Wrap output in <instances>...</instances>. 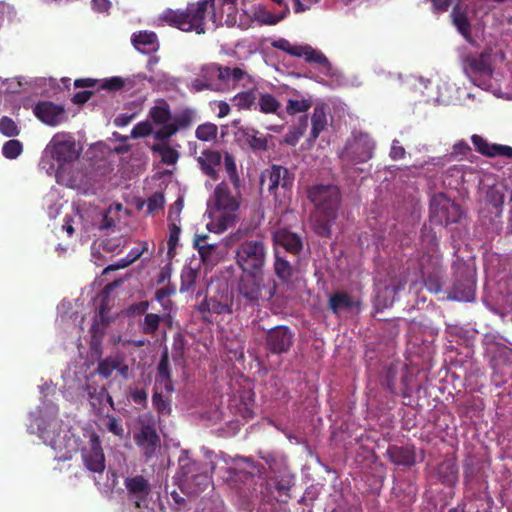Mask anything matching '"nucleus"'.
I'll list each match as a JSON object with an SVG mask.
<instances>
[{
  "mask_svg": "<svg viewBox=\"0 0 512 512\" xmlns=\"http://www.w3.org/2000/svg\"><path fill=\"white\" fill-rule=\"evenodd\" d=\"M234 106L239 109H248L255 101V95L253 91H245L238 93L232 99Z\"/></svg>",
  "mask_w": 512,
  "mask_h": 512,
  "instance_id": "obj_56",
  "label": "nucleus"
},
{
  "mask_svg": "<svg viewBox=\"0 0 512 512\" xmlns=\"http://www.w3.org/2000/svg\"><path fill=\"white\" fill-rule=\"evenodd\" d=\"M169 79H170L169 76L167 74H165L164 72H158L155 74V76H152L150 78H148L143 73H138V74H134V75L125 77V81L129 82V83H125V85H126V90H141V89H143L146 81L151 82V83L160 82V81L168 82Z\"/></svg>",
  "mask_w": 512,
  "mask_h": 512,
  "instance_id": "obj_32",
  "label": "nucleus"
},
{
  "mask_svg": "<svg viewBox=\"0 0 512 512\" xmlns=\"http://www.w3.org/2000/svg\"><path fill=\"white\" fill-rule=\"evenodd\" d=\"M34 114L41 122L50 126L61 124L67 117L63 106L49 101L38 103L34 108Z\"/></svg>",
  "mask_w": 512,
  "mask_h": 512,
  "instance_id": "obj_21",
  "label": "nucleus"
},
{
  "mask_svg": "<svg viewBox=\"0 0 512 512\" xmlns=\"http://www.w3.org/2000/svg\"><path fill=\"white\" fill-rule=\"evenodd\" d=\"M159 387L160 386H155L154 388L152 405L158 414L168 416L172 412L171 400L168 397H164L163 394L159 392Z\"/></svg>",
  "mask_w": 512,
  "mask_h": 512,
  "instance_id": "obj_40",
  "label": "nucleus"
},
{
  "mask_svg": "<svg viewBox=\"0 0 512 512\" xmlns=\"http://www.w3.org/2000/svg\"><path fill=\"white\" fill-rule=\"evenodd\" d=\"M181 229L175 223L169 225L168 254H174V250L178 244Z\"/></svg>",
  "mask_w": 512,
  "mask_h": 512,
  "instance_id": "obj_60",
  "label": "nucleus"
},
{
  "mask_svg": "<svg viewBox=\"0 0 512 512\" xmlns=\"http://www.w3.org/2000/svg\"><path fill=\"white\" fill-rule=\"evenodd\" d=\"M296 94L297 98H290L286 105V111L290 115L306 112L312 106V101L310 99L304 98L298 93Z\"/></svg>",
  "mask_w": 512,
  "mask_h": 512,
  "instance_id": "obj_41",
  "label": "nucleus"
},
{
  "mask_svg": "<svg viewBox=\"0 0 512 512\" xmlns=\"http://www.w3.org/2000/svg\"><path fill=\"white\" fill-rule=\"evenodd\" d=\"M258 105L264 113H274L280 107L279 102L271 94H262L259 98Z\"/></svg>",
  "mask_w": 512,
  "mask_h": 512,
  "instance_id": "obj_53",
  "label": "nucleus"
},
{
  "mask_svg": "<svg viewBox=\"0 0 512 512\" xmlns=\"http://www.w3.org/2000/svg\"><path fill=\"white\" fill-rule=\"evenodd\" d=\"M420 272L424 286L431 293H439L442 290L443 266L441 256L437 254H423L420 259Z\"/></svg>",
  "mask_w": 512,
  "mask_h": 512,
  "instance_id": "obj_12",
  "label": "nucleus"
},
{
  "mask_svg": "<svg viewBox=\"0 0 512 512\" xmlns=\"http://www.w3.org/2000/svg\"><path fill=\"white\" fill-rule=\"evenodd\" d=\"M386 457L397 466L411 467L416 462L414 446L391 445L386 451Z\"/></svg>",
  "mask_w": 512,
  "mask_h": 512,
  "instance_id": "obj_24",
  "label": "nucleus"
},
{
  "mask_svg": "<svg viewBox=\"0 0 512 512\" xmlns=\"http://www.w3.org/2000/svg\"><path fill=\"white\" fill-rule=\"evenodd\" d=\"M139 258V253H136L135 256L132 257H125L120 259L115 265H109L105 268L104 273H107L108 271H114L120 268H126L130 264H132L134 261H136Z\"/></svg>",
  "mask_w": 512,
  "mask_h": 512,
  "instance_id": "obj_64",
  "label": "nucleus"
},
{
  "mask_svg": "<svg viewBox=\"0 0 512 512\" xmlns=\"http://www.w3.org/2000/svg\"><path fill=\"white\" fill-rule=\"evenodd\" d=\"M22 82L19 79H2L0 78V92L5 93H19L21 91Z\"/></svg>",
  "mask_w": 512,
  "mask_h": 512,
  "instance_id": "obj_59",
  "label": "nucleus"
},
{
  "mask_svg": "<svg viewBox=\"0 0 512 512\" xmlns=\"http://www.w3.org/2000/svg\"><path fill=\"white\" fill-rule=\"evenodd\" d=\"M224 169L234 190L241 188V180L238 174L236 161L233 155L226 152L224 155Z\"/></svg>",
  "mask_w": 512,
  "mask_h": 512,
  "instance_id": "obj_38",
  "label": "nucleus"
},
{
  "mask_svg": "<svg viewBox=\"0 0 512 512\" xmlns=\"http://www.w3.org/2000/svg\"><path fill=\"white\" fill-rule=\"evenodd\" d=\"M185 351V339L181 333H176L173 336L172 343V358L174 361L180 360L184 356Z\"/></svg>",
  "mask_w": 512,
  "mask_h": 512,
  "instance_id": "obj_58",
  "label": "nucleus"
},
{
  "mask_svg": "<svg viewBox=\"0 0 512 512\" xmlns=\"http://www.w3.org/2000/svg\"><path fill=\"white\" fill-rule=\"evenodd\" d=\"M47 151L51 154L52 159L63 165L78 159L82 146L80 143H76L75 138L70 133L62 132L54 135Z\"/></svg>",
  "mask_w": 512,
  "mask_h": 512,
  "instance_id": "obj_11",
  "label": "nucleus"
},
{
  "mask_svg": "<svg viewBox=\"0 0 512 512\" xmlns=\"http://www.w3.org/2000/svg\"><path fill=\"white\" fill-rule=\"evenodd\" d=\"M294 343V333L287 326H276L266 336L267 350L276 355L287 353Z\"/></svg>",
  "mask_w": 512,
  "mask_h": 512,
  "instance_id": "obj_17",
  "label": "nucleus"
},
{
  "mask_svg": "<svg viewBox=\"0 0 512 512\" xmlns=\"http://www.w3.org/2000/svg\"><path fill=\"white\" fill-rule=\"evenodd\" d=\"M397 374V367L395 365H390L386 368L385 374L381 380L382 386L392 394H396Z\"/></svg>",
  "mask_w": 512,
  "mask_h": 512,
  "instance_id": "obj_49",
  "label": "nucleus"
},
{
  "mask_svg": "<svg viewBox=\"0 0 512 512\" xmlns=\"http://www.w3.org/2000/svg\"><path fill=\"white\" fill-rule=\"evenodd\" d=\"M222 156L218 151L204 150L202 155L197 158L201 171L212 180H217L219 174L216 167L220 165Z\"/></svg>",
  "mask_w": 512,
  "mask_h": 512,
  "instance_id": "obj_26",
  "label": "nucleus"
},
{
  "mask_svg": "<svg viewBox=\"0 0 512 512\" xmlns=\"http://www.w3.org/2000/svg\"><path fill=\"white\" fill-rule=\"evenodd\" d=\"M83 390L87 393L90 403L93 407L104 403L107 389L104 386H98L96 383H86Z\"/></svg>",
  "mask_w": 512,
  "mask_h": 512,
  "instance_id": "obj_39",
  "label": "nucleus"
},
{
  "mask_svg": "<svg viewBox=\"0 0 512 512\" xmlns=\"http://www.w3.org/2000/svg\"><path fill=\"white\" fill-rule=\"evenodd\" d=\"M464 216L462 207L440 193L434 196L430 203V217L439 225L447 226L458 223Z\"/></svg>",
  "mask_w": 512,
  "mask_h": 512,
  "instance_id": "obj_9",
  "label": "nucleus"
},
{
  "mask_svg": "<svg viewBox=\"0 0 512 512\" xmlns=\"http://www.w3.org/2000/svg\"><path fill=\"white\" fill-rule=\"evenodd\" d=\"M464 0H459V2L453 8L451 17L452 22L457 28V30L463 35L465 39H469L470 36V24L468 20V11L462 7V3Z\"/></svg>",
  "mask_w": 512,
  "mask_h": 512,
  "instance_id": "obj_33",
  "label": "nucleus"
},
{
  "mask_svg": "<svg viewBox=\"0 0 512 512\" xmlns=\"http://www.w3.org/2000/svg\"><path fill=\"white\" fill-rule=\"evenodd\" d=\"M268 182V191L277 196L278 189L290 190L294 183V174L281 165H272L270 169L263 172L261 184Z\"/></svg>",
  "mask_w": 512,
  "mask_h": 512,
  "instance_id": "obj_16",
  "label": "nucleus"
},
{
  "mask_svg": "<svg viewBox=\"0 0 512 512\" xmlns=\"http://www.w3.org/2000/svg\"><path fill=\"white\" fill-rule=\"evenodd\" d=\"M99 83H100L99 86L102 89L109 90V91H117L120 89H126L125 83H127V82L125 81L124 77L113 76L110 78L102 79L99 81Z\"/></svg>",
  "mask_w": 512,
  "mask_h": 512,
  "instance_id": "obj_54",
  "label": "nucleus"
},
{
  "mask_svg": "<svg viewBox=\"0 0 512 512\" xmlns=\"http://www.w3.org/2000/svg\"><path fill=\"white\" fill-rule=\"evenodd\" d=\"M307 197L315 207L314 231L321 237H330L341 205L339 187L333 184L313 185L307 189Z\"/></svg>",
  "mask_w": 512,
  "mask_h": 512,
  "instance_id": "obj_2",
  "label": "nucleus"
},
{
  "mask_svg": "<svg viewBox=\"0 0 512 512\" xmlns=\"http://www.w3.org/2000/svg\"><path fill=\"white\" fill-rule=\"evenodd\" d=\"M148 394L145 389L135 388L130 391V398L135 404L146 407Z\"/></svg>",
  "mask_w": 512,
  "mask_h": 512,
  "instance_id": "obj_62",
  "label": "nucleus"
},
{
  "mask_svg": "<svg viewBox=\"0 0 512 512\" xmlns=\"http://www.w3.org/2000/svg\"><path fill=\"white\" fill-rule=\"evenodd\" d=\"M453 282L448 298L456 301L471 302L476 293V268L471 262L457 259L453 265Z\"/></svg>",
  "mask_w": 512,
  "mask_h": 512,
  "instance_id": "obj_6",
  "label": "nucleus"
},
{
  "mask_svg": "<svg viewBox=\"0 0 512 512\" xmlns=\"http://www.w3.org/2000/svg\"><path fill=\"white\" fill-rule=\"evenodd\" d=\"M141 103H132L130 108H127L125 112L119 114L115 120L114 123L116 126H127L130 124V122L136 117V115L141 110Z\"/></svg>",
  "mask_w": 512,
  "mask_h": 512,
  "instance_id": "obj_48",
  "label": "nucleus"
},
{
  "mask_svg": "<svg viewBox=\"0 0 512 512\" xmlns=\"http://www.w3.org/2000/svg\"><path fill=\"white\" fill-rule=\"evenodd\" d=\"M374 143L368 133L359 131L353 133V137L339 154L342 168L349 173L357 164L365 163L372 158Z\"/></svg>",
  "mask_w": 512,
  "mask_h": 512,
  "instance_id": "obj_8",
  "label": "nucleus"
},
{
  "mask_svg": "<svg viewBox=\"0 0 512 512\" xmlns=\"http://www.w3.org/2000/svg\"><path fill=\"white\" fill-rule=\"evenodd\" d=\"M288 13H289V7H288V5L285 4L283 9L281 10V12H279L278 14H274L271 12H264L262 14V16L260 17V21L263 24L275 25L278 22H280L281 20H283L287 16Z\"/></svg>",
  "mask_w": 512,
  "mask_h": 512,
  "instance_id": "obj_57",
  "label": "nucleus"
},
{
  "mask_svg": "<svg viewBox=\"0 0 512 512\" xmlns=\"http://www.w3.org/2000/svg\"><path fill=\"white\" fill-rule=\"evenodd\" d=\"M267 245L262 237L246 239L235 249V262L242 273H263L267 260Z\"/></svg>",
  "mask_w": 512,
  "mask_h": 512,
  "instance_id": "obj_4",
  "label": "nucleus"
},
{
  "mask_svg": "<svg viewBox=\"0 0 512 512\" xmlns=\"http://www.w3.org/2000/svg\"><path fill=\"white\" fill-rule=\"evenodd\" d=\"M273 242L275 246H281L285 251L294 255L298 254L302 250L301 238L293 232L286 229H279L273 234Z\"/></svg>",
  "mask_w": 512,
  "mask_h": 512,
  "instance_id": "obj_25",
  "label": "nucleus"
},
{
  "mask_svg": "<svg viewBox=\"0 0 512 512\" xmlns=\"http://www.w3.org/2000/svg\"><path fill=\"white\" fill-rule=\"evenodd\" d=\"M224 75H227L224 67L216 64L205 65L201 68L200 76L192 81L191 87L195 91H202L204 89L213 91L224 90Z\"/></svg>",
  "mask_w": 512,
  "mask_h": 512,
  "instance_id": "obj_15",
  "label": "nucleus"
},
{
  "mask_svg": "<svg viewBox=\"0 0 512 512\" xmlns=\"http://www.w3.org/2000/svg\"><path fill=\"white\" fill-rule=\"evenodd\" d=\"M239 295L252 306L260 301H269L275 295L276 283L265 281L263 273H242L238 281Z\"/></svg>",
  "mask_w": 512,
  "mask_h": 512,
  "instance_id": "obj_7",
  "label": "nucleus"
},
{
  "mask_svg": "<svg viewBox=\"0 0 512 512\" xmlns=\"http://www.w3.org/2000/svg\"><path fill=\"white\" fill-rule=\"evenodd\" d=\"M439 480L448 486L454 485L458 480V468L451 459L442 461L437 468Z\"/></svg>",
  "mask_w": 512,
  "mask_h": 512,
  "instance_id": "obj_35",
  "label": "nucleus"
},
{
  "mask_svg": "<svg viewBox=\"0 0 512 512\" xmlns=\"http://www.w3.org/2000/svg\"><path fill=\"white\" fill-rule=\"evenodd\" d=\"M162 317L155 313H146L144 320L140 323V329L143 334L155 335L159 329Z\"/></svg>",
  "mask_w": 512,
  "mask_h": 512,
  "instance_id": "obj_42",
  "label": "nucleus"
},
{
  "mask_svg": "<svg viewBox=\"0 0 512 512\" xmlns=\"http://www.w3.org/2000/svg\"><path fill=\"white\" fill-rule=\"evenodd\" d=\"M329 112L330 108L328 105L324 103L317 104L312 115V128H325Z\"/></svg>",
  "mask_w": 512,
  "mask_h": 512,
  "instance_id": "obj_46",
  "label": "nucleus"
},
{
  "mask_svg": "<svg viewBox=\"0 0 512 512\" xmlns=\"http://www.w3.org/2000/svg\"><path fill=\"white\" fill-rule=\"evenodd\" d=\"M295 56L304 57L308 62L318 63L325 66L329 65L328 60L323 53L308 45H299V48L295 51Z\"/></svg>",
  "mask_w": 512,
  "mask_h": 512,
  "instance_id": "obj_37",
  "label": "nucleus"
},
{
  "mask_svg": "<svg viewBox=\"0 0 512 512\" xmlns=\"http://www.w3.org/2000/svg\"><path fill=\"white\" fill-rule=\"evenodd\" d=\"M175 293V288L173 286H166L158 289L155 292V299L161 304L164 310H169L172 306V301L168 298Z\"/></svg>",
  "mask_w": 512,
  "mask_h": 512,
  "instance_id": "obj_55",
  "label": "nucleus"
},
{
  "mask_svg": "<svg viewBox=\"0 0 512 512\" xmlns=\"http://www.w3.org/2000/svg\"><path fill=\"white\" fill-rule=\"evenodd\" d=\"M416 90H419L426 98V102L433 104H457L463 103L466 98L474 95L465 91V89L455 87L448 81L442 79H424L419 78L415 84Z\"/></svg>",
  "mask_w": 512,
  "mask_h": 512,
  "instance_id": "obj_3",
  "label": "nucleus"
},
{
  "mask_svg": "<svg viewBox=\"0 0 512 512\" xmlns=\"http://www.w3.org/2000/svg\"><path fill=\"white\" fill-rule=\"evenodd\" d=\"M193 245L197 249L204 265L214 266L221 259L219 243L212 241L208 234H195Z\"/></svg>",
  "mask_w": 512,
  "mask_h": 512,
  "instance_id": "obj_18",
  "label": "nucleus"
},
{
  "mask_svg": "<svg viewBox=\"0 0 512 512\" xmlns=\"http://www.w3.org/2000/svg\"><path fill=\"white\" fill-rule=\"evenodd\" d=\"M199 311L202 314L210 313V314H228L232 312L231 303H229L228 298L225 300H219L215 297H206L201 304L199 305Z\"/></svg>",
  "mask_w": 512,
  "mask_h": 512,
  "instance_id": "obj_31",
  "label": "nucleus"
},
{
  "mask_svg": "<svg viewBox=\"0 0 512 512\" xmlns=\"http://www.w3.org/2000/svg\"><path fill=\"white\" fill-rule=\"evenodd\" d=\"M147 203V214L153 215L159 210L164 208L165 197L163 192L156 191L154 192L146 201Z\"/></svg>",
  "mask_w": 512,
  "mask_h": 512,
  "instance_id": "obj_50",
  "label": "nucleus"
},
{
  "mask_svg": "<svg viewBox=\"0 0 512 512\" xmlns=\"http://www.w3.org/2000/svg\"><path fill=\"white\" fill-rule=\"evenodd\" d=\"M105 330H106V327H104L103 325L100 324L97 317H94L91 328H90L92 341L93 342L100 341L105 333Z\"/></svg>",
  "mask_w": 512,
  "mask_h": 512,
  "instance_id": "obj_63",
  "label": "nucleus"
},
{
  "mask_svg": "<svg viewBox=\"0 0 512 512\" xmlns=\"http://www.w3.org/2000/svg\"><path fill=\"white\" fill-rule=\"evenodd\" d=\"M486 198L487 203L494 208L496 216H500L505 201L504 193L498 189L492 188L487 191Z\"/></svg>",
  "mask_w": 512,
  "mask_h": 512,
  "instance_id": "obj_47",
  "label": "nucleus"
},
{
  "mask_svg": "<svg viewBox=\"0 0 512 512\" xmlns=\"http://www.w3.org/2000/svg\"><path fill=\"white\" fill-rule=\"evenodd\" d=\"M361 305L360 299L354 298L343 290L334 292L330 295L328 300V308L337 316H339L342 311L359 312Z\"/></svg>",
  "mask_w": 512,
  "mask_h": 512,
  "instance_id": "obj_22",
  "label": "nucleus"
},
{
  "mask_svg": "<svg viewBox=\"0 0 512 512\" xmlns=\"http://www.w3.org/2000/svg\"><path fill=\"white\" fill-rule=\"evenodd\" d=\"M121 361L117 357H106L99 361L97 366V373L103 378H109L113 371L119 368Z\"/></svg>",
  "mask_w": 512,
  "mask_h": 512,
  "instance_id": "obj_45",
  "label": "nucleus"
},
{
  "mask_svg": "<svg viewBox=\"0 0 512 512\" xmlns=\"http://www.w3.org/2000/svg\"><path fill=\"white\" fill-rule=\"evenodd\" d=\"M23 151V145L19 140H9L3 144L2 154L7 159L17 158Z\"/></svg>",
  "mask_w": 512,
  "mask_h": 512,
  "instance_id": "obj_51",
  "label": "nucleus"
},
{
  "mask_svg": "<svg viewBox=\"0 0 512 512\" xmlns=\"http://www.w3.org/2000/svg\"><path fill=\"white\" fill-rule=\"evenodd\" d=\"M215 0H199L190 4L185 12L169 11L165 18L182 31H195L197 34L205 32V27L211 21L214 27L226 24L233 26L235 19V0H218L222 5L219 14L214 9Z\"/></svg>",
  "mask_w": 512,
  "mask_h": 512,
  "instance_id": "obj_1",
  "label": "nucleus"
},
{
  "mask_svg": "<svg viewBox=\"0 0 512 512\" xmlns=\"http://www.w3.org/2000/svg\"><path fill=\"white\" fill-rule=\"evenodd\" d=\"M215 205L218 210H223L227 212H235L238 210L241 202V192L240 189L234 190L228 187L227 182H220L215 190Z\"/></svg>",
  "mask_w": 512,
  "mask_h": 512,
  "instance_id": "obj_20",
  "label": "nucleus"
},
{
  "mask_svg": "<svg viewBox=\"0 0 512 512\" xmlns=\"http://www.w3.org/2000/svg\"><path fill=\"white\" fill-rule=\"evenodd\" d=\"M274 254V273L282 282L288 283L294 274V269L292 265L289 263V261H287L285 258L279 255V252L276 248Z\"/></svg>",
  "mask_w": 512,
  "mask_h": 512,
  "instance_id": "obj_36",
  "label": "nucleus"
},
{
  "mask_svg": "<svg viewBox=\"0 0 512 512\" xmlns=\"http://www.w3.org/2000/svg\"><path fill=\"white\" fill-rule=\"evenodd\" d=\"M180 477L182 490L198 495L211 484V478L206 472L200 471L199 463L190 459L180 460Z\"/></svg>",
  "mask_w": 512,
  "mask_h": 512,
  "instance_id": "obj_10",
  "label": "nucleus"
},
{
  "mask_svg": "<svg viewBox=\"0 0 512 512\" xmlns=\"http://www.w3.org/2000/svg\"><path fill=\"white\" fill-rule=\"evenodd\" d=\"M81 458L88 471L99 474L104 472L106 468L105 455L96 433H92L87 444L82 447Z\"/></svg>",
  "mask_w": 512,
  "mask_h": 512,
  "instance_id": "obj_14",
  "label": "nucleus"
},
{
  "mask_svg": "<svg viewBox=\"0 0 512 512\" xmlns=\"http://www.w3.org/2000/svg\"><path fill=\"white\" fill-rule=\"evenodd\" d=\"M155 386H160L168 394L172 393L174 390L170 374L168 354L166 351L162 354L157 367V378Z\"/></svg>",
  "mask_w": 512,
  "mask_h": 512,
  "instance_id": "obj_30",
  "label": "nucleus"
},
{
  "mask_svg": "<svg viewBox=\"0 0 512 512\" xmlns=\"http://www.w3.org/2000/svg\"><path fill=\"white\" fill-rule=\"evenodd\" d=\"M39 432L44 443L56 451L67 450L74 442L63 429L62 422L56 418L49 420L43 427L39 425Z\"/></svg>",
  "mask_w": 512,
  "mask_h": 512,
  "instance_id": "obj_13",
  "label": "nucleus"
},
{
  "mask_svg": "<svg viewBox=\"0 0 512 512\" xmlns=\"http://www.w3.org/2000/svg\"><path fill=\"white\" fill-rule=\"evenodd\" d=\"M198 277V271L192 267H185L181 272L180 292L192 291Z\"/></svg>",
  "mask_w": 512,
  "mask_h": 512,
  "instance_id": "obj_44",
  "label": "nucleus"
},
{
  "mask_svg": "<svg viewBox=\"0 0 512 512\" xmlns=\"http://www.w3.org/2000/svg\"><path fill=\"white\" fill-rule=\"evenodd\" d=\"M272 46L279 50L285 51L291 55H295L296 49L299 48V45H292L288 40L283 38L274 40L272 42Z\"/></svg>",
  "mask_w": 512,
  "mask_h": 512,
  "instance_id": "obj_61",
  "label": "nucleus"
},
{
  "mask_svg": "<svg viewBox=\"0 0 512 512\" xmlns=\"http://www.w3.org/2000/svg\"><path fill=\"white\" fill-rule=\"evenodd\" d=\"M227 75H224V88H228L230 85L235 86L238 83H241L242 86L254 85L255 81L252 76L246 73V71L241 68H233L230 69L228 67H224Z\"/></svg>",
  "mask_w": 512,
  "mask_h": 512,
  "instance_id": "obj_34",
  "label": "nucleus"
},
{
  "mask_svg": "<svg viewBox=\"0 0 512 512\" xmlns=\"http://www.w3.org/2000/svg\"><path fill=\"white\" fill-rule=\"evenodd\" d=\"M462 68L474 85L483 90L491 91L497 97H503L493 85L492 54L490 50H486L479 55L467 56L463 60Z\"/></svg>",
  "mask_w": 512,
  "mask_h": 512,
  "instance_id": "obj_5",
  "label": "nucleus"
},
{
  "mask_svg": "<svg viewBox=\"0 0 512 512\" xmlns=\"http://www.w3.org/2000/svg\"><path fill=\"white\" fill-rule=\"evenodd\" d=\"M483 345L485 348V354L490 358V366L493 370H497V356L507 357L508 348L496 341L494 335L486 334L483 338Z\"/></svg>",
  "mask_w": 512,
  "mask_h": 512,
  "instance_id": "obj_28",
  "label": "nucleus"
},
{
  "mask_svg": "<svg viewBox=\"0 0 512 512\" xmlns=\"http://www.w3.org/2000/svg\"><path fill=\"white\" fill-rule=\"evenodd\" d=\"M171 116L170 106L164 99H157L148 113L151 122L155 125H163V128H173L172 126H167Z\"/></svg>",
  "mask_w": 512,
  "mask_h": 512,
  "instance_id": "obj_27",
  "label": "nucleus"
},
{
  "mask_svg": "<svg viewBox=\"0 0 512 512\" xmlns=\"http://www.w3.org/2000/svg\"><path fill=\"white\" fill-rule=\"evenodd\" d=\"M132 43L138 51L144 54L156 51L159 47L156 34L147 31L134 33L132 35Z\"/></svg>",
  "mask_w": 512,
  "mask_h": 512,
  "instance_id": "obj_29",
  "label": "nucleus"
},
{
  "mask_svg": "<svg viewBox=\"0 0 512 512\" xmlns=\"http://www.w3.org/2000/svg\"><path fill=\"white\" fill-rule=\"evenodd\" d=\"M258 130H247L245 136L251 148L254 150H263L267 146V138L265 136L258 135Z\"/></svg>",
  "mask_w": 512,
  "mask_h": 512,
  "instance_id": "obj_52",
  "label": "nucleus"
},
{
  "mask_svg": "<svg viewBox=\"0 0 512 512\" xmlns=\"http://www.w3.org/2000/svg\"><path fill=\"white\" fill-rule=\"evenodd\" d=\"M153 150L159 153L162 162L167 165H174L179 158L177 150L165 143L155 145Z\"/></svg>",
  "mask_w": 512,
  "mask_h": 512,
  "instance_id": "obj_43",
  "label": "nucleus"
},
{
  "mask_svg": "<svg viewBox=\"0 0 512 512\" xmlns=\"http://www.w3.org/2000/svg\"><path fill=\"white\" fill-rule=\"evenodd\" d=\"M124 485L129 499L136 508H141L151 493L149 480L143 475L128 476L124 479Z\"/></svg>",
  "mask_w": 512,
  "mask_h": 512,
  "instance_id": "obj_19",
  "label": "nucleus"
},
{
  "mask_svg": "<svg viewBox=\"0 0 512 512\" xmlns=\"http://www.w3.org/2000/svg\"><path fill=\"white\" fill-rule=\"evenodd\" d=\"M135 440L146 458H151L155 454L160 443L155 428L150 425L143 426L140 433L135 436Z\"/></svg>",
  "mask_w": 512,
  "mask_h": 512,
  "instance_id": "obj_23",
  "label": "nucleus"
}]
</instances>
